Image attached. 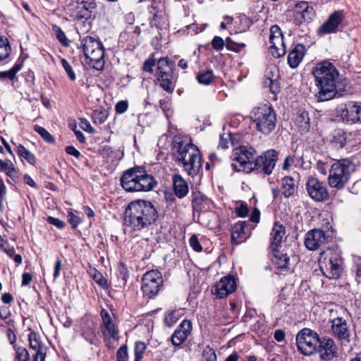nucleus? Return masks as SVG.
<instances>
[{
	"instance_id": "obj_1",
	"label": "nucleus",
	"mask_w": 361,
	"mask_h": 361,
	"mask_svg": "<svg viewBox=\"0 0 361 361\" xmlns=\"http://www.w3.org/2000/svg\"><path fill=\"white\" fill-rule=\"evenodd\" d=\"M315 85L319 91L315 97L319 102L328 101L345 90L346 82L339 78V73L331 63H318L312 71Z\"/></svg>"
},
{
	"instance_id": "obj_2",
	"label": "nucleus",
	"mask_w": 361,
	"mask_h": 361,
	"mask_svg": "<svg viewBox=\"0 0 361 361\" xmlns=\"http://www.w3.org/2000/svg\"><path fill=\"white\" fill-rule=\"evenodd\" d=\"M157 218V211L151 202L138 200L126 207L123 225L129 232L141 231L154 224Z\"/></svg>"
},
{
	"instance_id": "obj_3",
	"label": "nucleus",
	"mask_w": 361,
	"mask_h": 361,
	"mask_svg": "<svg viewBox=\"0 0 361 361\" xmlns=\"http://www.w3.org/2000/svg\"><path fill=\"white\" fill-rule=\"evenodd\" d=\"M173 153L176 159L182 164L189 176H196L201 166V157L198 148L186 137L176 135L173 141Z\"/></svg>"
},
{
	"instance_id": "obj_4",
	"label": "nucleus",
	"mask_w": 361,
	"mask_h": 361,
	"mask_svg": "<svg viewBox=\"0 0 361 361\" xmlns=\"http://www.w3.org/2000/svg\"><path fill=\"white\" fill-rule=\"evenodd\" d=\"M157 182L154 177L140 166L129 169L123 172L121 185L127 192H147L152 190Z\"/></svg>"
},
{
	"instance_id": "obj_5",
	"label": "nucleus",
	"mask_w": 361,
	"mask_h": 361,
	"mask_svg": "<svg viewBox=\"0 0 361 361\" xmlns=\"http://www.w3.org/2000/svg\"><path fill=\"white\" fill-rule=\"evenodd\" d=\"M250 119L256 130L264 135L270 134L276 128V116L271 106L255 107L250 112Z\"/></svg>"
},
{
	"instance_id": "obj_6",
	"label": "nucleus",
	"mask_w": 361,
	"mask_h": 361,
	"mask_svg": "<svg viewBox=\"0 0 361 361\" xmlns=\"http://www.w3.org/2000/svg\"><path fill=\"white\" fill-rule=\"evenodd\" d=\"M319 267L324 276L330 279L339 278L343 270V259L338 249H327L321 253Z\"/></svg>"
},
{
	"instance_id": "obj_7",
	"label": "nucleus",
	"mask_w": 361,
	"mask_h": 361,
	"mask_svg": "<svg viewBox=\"0 0 361 361\" xmlns=\"http://www.w3.org/2000/svg\"><path fill=\"white\" fill-rule=\"evenodd\" d=\"M81 47L87 63L96 70L101 71L104 66V50L98 38L87 36L81 39Z\"/></svg>"
},
{
	"instance_id": "obj_8",
	"label": "nucleus",
	"mask_w": 361,
	"mask_h": 361,
	"mask_svg": "<svg viewBox=\"0 0 361 361\" xmlns=\"http://www.w3.org/2000/svg\"><path fill=\"white\" fill-rule=\"evenodd\" d=\"M354 170V164L348 159H342L334 163L329 169V186L337 190L343 189L348 183L350 174Z\"/></svg>"
},
{
	"instance_id": "obj_9",
	"label": "nucleus",
	"mask_w": 361,
	"mask_h": 361,
	"mask_svg": "<svg viewBox=\"0 0 361 361\" xmlns=\"http://www.w3.org/2000/svg\"><path fill=\"white\" fill-rule=\"evenodd\" d=\"M100 316L102 318L100 329L105 344L109 349L114 348V346L111 343V340L118 341L120 339L119 330L115 315L109 312L106 310L102 309L100 312Z\"/></svg>"
},
{
	"instance_id": "obj_10",
	"label": "nucleus",
	"mask_w": 361,
	"mask_h": 361,
	"mask_svg": "<svg viewBox=\"0 0 361 361\" xmlns=\"http://www.w3.org/2000/svg\"><path fill=\"white\" fill-rule=\"evenodd\" d=\"M296 342L298 350L305 355H310L317 351L319 336L314 331L305 328L298 334Z\"/></svg>"
},
{
	"instance_id": "obj_11",
	"label": "nucleus",
	"mask_w": 361,
	"mask_h": 361,
	"mask_svg": "<svg viewBox=\"0 0 361 361\" xmlns=\"http://www.w3.org/2000/svg\"><path fill=\"white\" fill-rule=\"evenodd\" d=\"M163 284L161 273L158 270L147 271L142 279V290L145 296L153 298L160 290Z\"/></svg>"
},
{
	"instance_id": "obj_12",
	"label": "nucleus",
	"mask_w": 361,
	"mask_h": 361,
	"mask_svg": "<svg viewBox=\"0 0 361 361\" xmlns=\"http://www.w3.org/2000/svg\"><path fill=\"white\" fill-rule=\"evenodd\" d=\"M278 157L279 152L276 150L268 149L255 159L252 170H257L259 173L269 176L275 168Z\"/></svg>"
},
{
	"instance_id": "obj_13",
	"label": "nucleus",
	"mask_w": 361,
	"mask_h": 361,
	"mask_svg": "<svg viewBox=\"0 0 361 361\" xmlns=\"http://www.w3.org/2000/svg\"><path fill=\"white\" fill-rule=\"evenodd\" d=\"M256 151L252 147L240 146L233 149V159L240 164L243 169H238V171H252L255 163V154Z\"/></svg>"
},
{
	"instance_id": "obj_14",
	"label": "nucleus",
	"mask_w": 361,
	"mask_h": 361,
	"mask_svg": "<svg viewBox=\"0 0 361 361\" xmlns=\"http://www.w3.org/2000/svg\"><path fill=\"white\" fill-rule=\"evenodd\" d=\"M343 122L353 124L361 122V102L350 101L338 109Z\"/></svg>"
},
{
	"instance_id": "obj_15",
	"label": "nucleus",
	"mask_w": 361,
	"mask_h": 361,
	"mask_svg": "<svg viewBox=\"0 0 361 361\" xmlns=\"http://www.w3.org/2000/svg\"><path fill=\"white\" fill-rule=\"evenodd\" d=\"M316 16L315 11L309 2L302 1L296 3L293 8V19L296 25L310 23Z\"/></svg>"
},
{
	"instance_id": "obj_16",
	"label": "nucleus",
	"mask_w": 361,
	"mask_h": 361,
	"mask_svg": "<svg viewBox=\"0 0 361 361\" xmlns=\"http://www.w3.org/2000/svg\"><path fill=\"white\" fill-rule=\"evenodd\" d=\"M306 190L310 197L317 202H323L329 198L326 184L317 178L310 177L306 182Z\"/></svg>"
},
{
	"instance_id": "obj_17",
	"label": "nucleus",
	"mask_w": 361,
	"mask_h": 361,
	"mask_svg": "<svg viewBox=\"0 0 361 361\" xmlns=\"http://www.w3.org/2000/svg\"><path fill=\"white\" fill-rule=\"evenodd\" d=\"M269 32L270 49H274L272 54L276 57L283 56L286 53V47L281 28L276 25H272Z\"/></svg>"
},
{
	"instance_id": "obj_18",
	"label": "nucleus",
	"mask_w": 361,
	"mask_h": 361,
	"mask_svg": "<svg viewBox=\"0 0 361 361\" xmlns=\"http://www.w3.org/2000/svg\"><path fill=\"white\" fill-rule=\"evenodd\" d=\"M343 20L342 11H336L331 13L328 19L320 26L318 30L319 35H324L331 33H336L339 25Z\"/></svg>"
},
{
	"instance_id": "obj_19",
	"label": "nucleus",
	"mask_w": 361,
	"mask_h": 361,
	"mask_svg": "<svg viewBox=\"0 0 361 361\" xmlns=\"http://www.w3.org/2000/svg\"><path fill=\"white\" fill-rule=\"evenodd\" d=\"M235 289L236 283L235 279L233 276H228L223 277L216 283L212 293L217 298H224L233 293Z\"/></svg>"
},
{
	"instance_id": "obj_20",
	"label": "nucleus",
	"mask_w": 361,
	"mask_h": 361,
	"mask_svg": "<svg viewBox=\"0 0 361 361\" xmlns=\"http://www.w3.org/2000/svg\"><path fill=\"white\" fill-rule=\"evenodd\" d=\"M325 233L320 229H313L306 234L305 244L310 250H316L326 241Z\"/></svg>"
},
{
	"instance_id": "obj_21",
	"label": "nucleus",
	"mask_w": 361,
	"mask_h": 361,
	"mask_svg": "<svg viewBox=\"0 0 361 361\" xmlns=\"http://www.w3.org/2000/svg\"><path fill=\"white\" fill-rule=\"evenodd\" d=\"M192 331L190 321L183 320L171 337V343L175 346H180L188 338Z\"/></svg>"
},
{
	"instance_id": "obj_22",
	"label": "nucleus",
	"mask_w": 361,
	"mask_h": 361,
	"mask_svg": "<svg viewBox=\"0 0 361 361\" xmlns=\"http://www.w3.org/2000/svg\"><path fill=\"white\" fill-rule=\"evenodd\" d=\"M317 351L321 353V358L324 360H332L337 353L334 341L329 338H319Z\"/></svg>"
},
{
	"instance_id": "obj_23",
	"label": "nucleus",
	"mask_w": 361,
	"mask_h": 361,
	"mask_svg": "<svg viewBox=\"0 0 361 361\" xmlns=\"http://www.w3.org/2000/svg\"><path fill=\"white\" fill-rule=\"evenodd\" d=\"M97 4L94 0H82L77 1L75 7L76 18L90 19L92 17L93 11L96 8Z\"/></svg>"
},
{
	"instance_id": "obj_24",
	"label": "nucleus",
	"mask_w": 361,
	"mask_h": 361,
	"mask_svg": "<svg viewBox=\"0 0 361 361\" xmlns=\"http://www.w3.org/2000/svg\"><path fill=\"white\" fill-rule=\"evenodd\" d=\"M291 167H295L296 169H306V166H305L302 154L294 152L293 154H289L285 158L282 166V170L288 171L290 170Z\"/></svg>"
},
{
	"instance_id": "obj_25",
	"label": "nucleus",
	"mask_w": 361,
	"mask_h": 361,
	"mask_svg": "<svg viewBox=\"0 0 361 361\" xmlns=\"http://www.w3.org/2000/svg\"><path fill=\"white\" fill-rule=\"evenodd\" d=\"M331 329L341 340H345L349 337L347 323L342 317H337L332 321Z\"/></svg>"
},
{
	"instance_id": "obj_26",
	"label": "nucleus",
	"mask_w": 361,
	"mask_h": 361,
	"mask_svg": "<svg viewBox=\"0 0 361 361\" xmlns=\"http://www.w3.org/2000/svg\"><path fill=\"white\" fill-rule=\"evenodd\" d=\"M272 251L274 255L272 262L276 268L281 271H287L290 260L289 257L286 253L279 250V248H274Z\"/></svg>"
},
{
	"instance_id": "obj_27",
	"label": "nucleus",
	"mask_w": 361,
	"mask_h": 361,
	"mask_svg": "<svg viewBox=\"0 0 361 361\" xmlns=\"http://www.w3.org/2000/svg\"><path fill=\"white\" fill-rule=\"evenodd\" d=\"M173 186L174 193L178 198H183L189 192L188 183L179 174H175L173 176Z\"/></svg>"
},
{
	"instance_id": "obj_28",
	"label": "nucleus",
	"mask_w": 361,
	"mask_h": 361,
	"mask_svg": "<svg viewBox=\"0 0 361 361\" xmlns=\"http://www.w3.org/2000/svg\"><path fill=\"white\" fill-rule=\"evenodd\" d=\"M285 233V227L278 222L275 223L270 233L271 249L279 248L282 243Z\"/></svg>"
},
{
	"instance_id": "obj_29",
	"label": "nucleus",
	"mask_w": 361,
	"mask_h": 361,
	"mask_svg": "<svg viewBox=\"0 0 361 361\" xmlns=\"http://www.w3.org/2000/svg\"><path fill=\"white\" fill-rule=\"evenodd\" d=\"M305 54V47L301 44H297L289 53L288 63L291 68H296L299 66Z\"/></svg>"
},
{
	"instance_id": "obj_30",
	"label": "nucleus",
	"mask_w": 361,
	"mask_h": 361,
	"mask_svg": "<svg viewBox=\"0 0 361 361\" xmlns=\"http://www.w3.org/2000/svg\"><path fill=\"white\" fill-rule=\"evenodd\" d=\"M160 86L167 92L172 93L174 90V78L173 71L156 73Z\"/></svg>"
},
{
	"instance_id": "obj_31",
	"label": "nucleus",
	"mask_w": 361,
	"mask_h": 361,
	"mask_svg": "<svg viewBox=\"0 0 361 361\" xmlns=\"http://www.w3.org/2000/svg\"><path fill=\"white\" fill-rule=\"evenodd\" d=\"M247 224L245 221H239L232 228L231 240L233 244L238 245L243 242L245 237V228Z\"/></svg>"
},
{
	"instance_id": "obj_32",
	"label": "nucleus",
	"mask_w": 361,
	"mask_h": 361,
	"mask_svg": "<svg viewBox=\"0 0 361 361\" xmlns=\"http://www.w3.org/2000/svg\"><path fill=\"white\" fill-rule=\"evenodd\" d=\"M295 124L302 133L307 132L310 128L308 113L305 111L298 112L295 118Z\"/></svg>"
},
{
	"instance_id": "obj_33",
	"label": "nucleus",
	"mask_w": 361,
	"mask_h": 361,
	"mask_svg": "<svg viewBox=\"0 0 361 361\" xmlns=\"http://www.w3.org/2000/svg\"><path fill=\"white\" fill-rule=\"evenodd\" d=\"M282 194L285 197H290L296 190L295 180L290 176H285L281 180Z\"/></svg>"
},
{
	"instance_id": "obj_34",
	"label": "nucleus",
	"mask_w": 361,
	"mask_h": 361,
	"mask_svg": "<svg viewBox=\"0 0 361 361\" xmlns=\"http://www.w3.org/2000/svg\"><path fill=\"white\" fill-rule=\"evenodd\" d=\"M17 153L20 158L25 159L30 164H35V156L28 149H27L23 145L18 144L17 145Z\"/></svg>"
},
{
	"instance_id": "obj_35",
	"label": "nucleus",
	"mask_w": 361,
	"mask_h": 361,
	"mask_svg": "<svg viewBox=\"0 0 361 361\" xmlns=\"http://www.w3.org/2000/svg\"><path fill=\"white\" fill-rule=\"evenodd\" d=\"M211 201L204 196L196 197L192 201L193 208L196 211H204L210 208Z\"/></svg>"
},
{
	"instance_id": "obj_36",
	"label": "nucleus",
	"mask_w": 361,
	"mask_h": 361,
	"mask_svg": "<svg viewBox=\"0 0 361 361\" xmlns=\"http://www.w3.org/2000/svg\"><path fill=\"white\" fill-rule=\"evenodd\" d=\"M0 171L5 172L11 178H15L17 173L13 164L10 160L0 159Z\"/></svg>"
},
{
	"instance_id": "obj_37",
	"label": "nucleus",
	"mask_w": 361,
	"mask_h": 361,
	"mask_svg": "<svg viewBox=\"0 0 361 361\" xmlns=\"http://www.w3.org/2000/svg\"><path fill=\"white\" fill-rule=\"evenodd\" d=\"M180 317L178 310L168 311L165 314L164 324L169 327L173 326Z\"/></svg>"
},
{
	"instance_id": "obj_38",
	"label": "nucleus",
	"mask_w": 361,
	"mask_h": 361,
	"mask_svg": "<svg viewBox=\"0 0 361 361\" xmlns=\"http://www.w3.org/2000/svg\"><path fill=\"white\" fill-rule=\"evenodd\" d=\"M28 340L30 349L35 350H39L41 348H45L40 341V336L35 331H31L28 336Z\"/></svg>"
},
{
	"instance_id": "obj_39",
	"label": "nucleus",
	"mask_w": 361,
	"mask_h": 361,
	"mask_svg": "<svg viewBox=\"0 0 361 361\" xmlns=\"http://www.w3.org/2000/svg\"><path fill=\"white\" fill-rule=\"evenodd\" d=\"M197 80L199 83L208 85L214 80V73L212 70L200 72L197 75Z\"/></svg>"
},
{
	"instance_id": "obj_40",
	"label": "nucleus",
	"mask_w": 361,
	"mask_h": 361,
	"mask_svg": "<svg viewBox=\"0 0 361 361\" xmlns=\"http://www.w3.org/2000/svg\"><path fill=\"white\" fill-rule=\"evenodd\" d=\"M157 73L173 71V64L168 58H161L157 62Z\"/></svg>"
},
{
	"instance_id": "obj_41",
	"label": "nucleus",
	"mask_w": 361,
	"mask_h": 361,
	"mask_svg": "<svg viewBox=\"0 0 361 361\" xmlns=\"http://www.w3.org/2000/svg\"><path fill=\"white\" fill-rule=\"evenodd\" d=\"M277 78L278 75L276 78L267 77L264 81V86H268L270 92L275 95L280 92V85Z\"/></svg>"
},
{
	"instance_id": "obj_42",
	"label": "nucleus",
	"mask_w": 361,
	"mask_h": 361,
	"mask_svg": "<svg viewBox=\"0 0 361 361\" xmlns=\"http://www.w3.org/2000/svg\"><path fill=\"white\" fill-rule=\"evenodd\" d=\"M15 350L14 361H28L30 355L27 350L21 346L13 345Z\"/></svg>"
},
{
	"instance_id": "obj_43",
	"label": "nucleus",
	"mask_w": 361,
	"mask_h": 361,
	"mask_svg": "<svg viewBox=\"0 0 361 361\" xmlns=\"http://www.w3.org/2000/svg\"><path fill=\"white\" fill-rule=\"evenodd\" d=\"M11 47L6 38H0V62L6 59L10 54Z\"/></svg>"
},
{
	"instance_id": "obj_44",
	"label": "nucleus",
	"mask_w": 361,
	"mask_h": 361,
	"mask_svg": "<svg viewBox=\"0 0 361 361\" xmlns=\"http://www.w3.org/2000/svg\"><path fill=\"white\" fill-rule=\"evenodd\" d=\"M36 131L46 142L49 143L54 142V137L43 127L36 125L34 126Z\"/></svg>"
},
{
	"instance_id": "obj_45",
	"label": "nucleus",
	"mask_w": 361,
	"mask_h": 361,
	"mask_svg": "<svg viewBox=\"0 0 361 361\" xmlns=\"http://www.w3.org/2000/svg\"><path fill=\"white\" fill-rule=\"evenodd\" d=\"M245 47V44L243 43H236L231 40L229 37H227L226 39V47L227 49L235 51L240 52Z\"/></svg>"
},
{
	"instance_id": "obj_46",
	"label": "nucleus",
	"mask_w": 361,
	"mask_h": 361,
	"mask_svg": "<svg viewBox=\"0 0 361 361\" xmlns=\"http://www.w3.org/2000/svg\"><path fill=\"white\" fill-rule=\"evenodd\" d=\"M55 32L56 39L63 45L67 47L68 45V40L64 32L57 25H54L52 27Z\"/></svg>"
},
{
	"instance_id": "obj_47",
	"label": "nucleus",
	"mask_w": 361,
	"mask_h": 361,
	"mask_svg": "<svg viewBox=\"0 0 361 361\" xmlns=\"http://www.w3.org/2000/svg\"><path fill=\"white\" fill-rule=\"evenodd\" d=\"M92 118L94 123H103L107 118V113L105 110H94L92 112Z\"/></svg>"
},
{
	"instance_id": "obj_48",
	"label": "nucleus",
	"mask_w": 361,
	"mask_h": 361,
	"mask_svg": "<svg viewBox=\"0 0 361 361\" xmlns=\"http://www.w3.org/2000/svg\"><path fill=\"white\" fill-rule=\"evenodd\" d=\"M147 349V345L142 341H137L134 346V356L136 357L142 358Z\"/></svg>"
},
{
	"instance_id": "obj_49",
	"label": "nucleus",
	"mask_w": 361,
	"mask_h": 361,
	"mask_svg": "<svg viewBox=\"0 0 361 361\" xmlns=\"http://www.w3.org/2000/svg\"><path fill=\"white\" fill-rule=\"evenodd\" d=\"M61 65L64 70L66 71V73H67L69 79L72 81H74L76 80V75L75 74L74 71L73 70L71 66L69 64L68 61L65 59H62L61 61Z\"/></svg>"
},
{
	"instance_id": "obj_50",
	"label": "nucleus",
	"mask_w": 361,
	"mask_h": 361,
	"mask_svg": "<svg viewBox=\"0 0 361 361\" xmlns=\"http://www.w3.org/2000/svg\"><path fill=\"white\" fill-rule=\"evenodd\" d=\"M128 353L126 345H121L116 352V361H128Z\"/></svg>"
},
{
	"instance_id": "obj_51",
	"label": "nucleus",
	"mask_w": 361,
	"mask_h": 361,
	"mask_svg": "<svg viewBox=\"0 0 361 361\" xmlns=\"http://www.w3.org/2000/svg\"><path fill=\"white\" fill-rule=\"evenodd\" d=\"M202 356L204 358L206 361H216V355L213 348H212L209 346H207L203 352H202Z\"/></svg>"
},
{
	"instance_id": "obj_52",
	"label": "nucleus",
	"mask_w": 361,
	"mask_h": 361,
	"mask_svg": "<svg viewBox=\"0 0 361 361\" xmlns=\"http://www.w3.org/2000/svg\"><path fill=\"white\" fill-rule=\"evenodd\" d=\"M333 142H335L338 147H343L346 142V137L344 133L337 132L334 135Z\"/></svg>"
},
{
	"instance_id": "obj_53",
	"label": "nucleus",
	"mask_w": 361,
	"mask_h": 361,
	"mask_svg": "<svg viewBox=\"0 0 361 361\" xmlns=\"http://www.w3.org/2000/svg\"><path fill=\"white\" fill-rule=\"evenodd\" d=\"M91 276L92 279L101 286H104L106 284V280L104 278L102 273L98 271L96 269H94L91 271Z\"/></svg>"
},
{
	"instance_id": "obj_54",
	"label": "nucleus",
	"mask_w": 361,
	"mask_h": 361,
	"mask_svg": "<svg viewBox=\"0 0 361 361\" xmlns=\"http://www.w3.org/2000/svg\"><path fill=\"white\" fill-rule=\"evenodd\" d=\"M239 21L241 26L240 31H246L253 24V21L245 15L240 16Z\"/></svg>"
},
{
	"instance_id": "obj_55",
	"label": "nucleus",
	"mask_w": 361,
	"mask_h": 361,
	"mask_svg": "<svg viewBox=\"0 0 361 361\" xmlns=\"http://www.w3.org/2000/svg\"><path fill=\"white\" fill-rule=\"evenodd\" d=\"M68 221L69 224L71 225L73 228H76L78 225L81 223L80 219L74 214L72 210H69L68 212Z\"/></svg>"
},
{
	"instance_id": "obj_56",
	"label": "nucleus",
	"mask_w": 361,
	"mask_h": 361,
	"mask_svg": "<svg viewBox=\"0 0 361 361\" xmlns=\"http://www.w3.org/2000/svg\"><path fill=\"white\" fill-rule=\"evenodd\" d=\"M212 46L216 51H221L226 46V43L221 37L215 36L212 40Z\"/></svg>"
},
{
	"instance_id": "obj_57",
	"label": "nucleus",
	"mask_w": 361,
	"mask_h": 361,
	"mask_svg": "<svg viewBox=\"0 0 361 361\" xmlns=\"http://www.w3.org/2000/svg\"><path fill=\"white\" fill-rule=\"evenodd\" d=\"M189 243L192 250L195 252H201L202 247L199 243L197 237L195 235H192L189 240Z\"/></svg>"
},
{
	"instance_id": "obj_58",
	"label": "nucleus",
	"mask_w": 361,
	"mask_h": 361,
	"mask_svg": "<svg viewBox=\"0 0 361 361\" xmlns=\"http://www.w3.org/2000/svg\"><path fill=\"white\" fill-rule=\"evenodd\" d=\"M33 361H45L47 348H41L39 350H35Z\"/></svg>"
},
{
	"instance_id": "obj_59",
	"label": "nucleus",
	"mask_w": 361,
	"mask_h": 361,
	"mask_svg": "<svg viewBox=\"0 0 361 361\" xmlns=\"http://www.w3.org/2000/svg\"><path fill=\"white\" fill-rule=\"evenodd\" d=\"M47 221L51 224L55 226L56 228L59 229L64 228L66 224L64 221L60 220L59 219L53 217V216H48L47 219Z\"/></svg>"
},
{
	"instance_id": "obj_60",
	"label": "nucleus",
	"mask_w": 361,
	"mask_h": 361,
	"mask_svg": "<svg viewBox=\"0 0 361 361\" xmlns=\"http://www.w3.org/2000/svg\"><path fill=\"white\" fill-rule=\"evenodd\" d=\"M128 108V103L127 101L121 100L119 101L115 106L116 112L118 114L125 113Z\"/></svg>"
},
{
	"instance_id": "obj_61",
	"label": "nucleus",
	"mask_w": 361,
	"mask_h": 361,
	"mask_svg": "<svg viewBox=\"0 0 361 361\" xmlns=\"http://www.w3.org/2000/svg\"><path fill=\"white\" fill-rule=\"evenodd\" d=\"M155 59L150 57L145 61L143 64V70L148 73H152L153 71V67L155 66Z\"/></svg>"
},
{
	"instance_id": "obj_62",
	"label": "nucleus",
	"mask_w": 361,
	"mask_h": 361,
	"mask_svg": "<svg viewBox=\"0 0 361 361\" xmlns=\"http://www.w3.org/2000/svg\"><path fill=\"white\" fill-rule=\"evenodd\" d=\"M235 212L238 216L245 217L249 212V209L245 203H241L239 207H236Z\"/></svg>"
},
{
	"instance_id": "obj_63",
	"label": "nucleus",
	"mask_w": 361,
	"mask_h": 361,
	"mask_svg": "<svg viewBox=\"0 0 361 361\" xmlns=\"http://www.w3.org/2000/svg\"><path fill=\"white\" fill-rule=\"evenodd\" d=\"M159 104L161 109L165 113L166 116H168V111L171 108V99L168 97H166L160 100Z\"/></svg>"
},
{
	"instance_id": "obj_64",
	"label": "nucleus",
	"mask_w": 361,
	"mask_h": 361,
	"mask_svg": "<svg viewBox=\"0 0 361 361\" xmlns=\"http://www.w3.org/2000/svg\"><path fill=\"white\" fill-rule=\"evenodd\" d=\"M187 27L189 32L196 35L202 32L205 29V25H198L197 24H190Z\"/></svg>"
}]
</instances>
